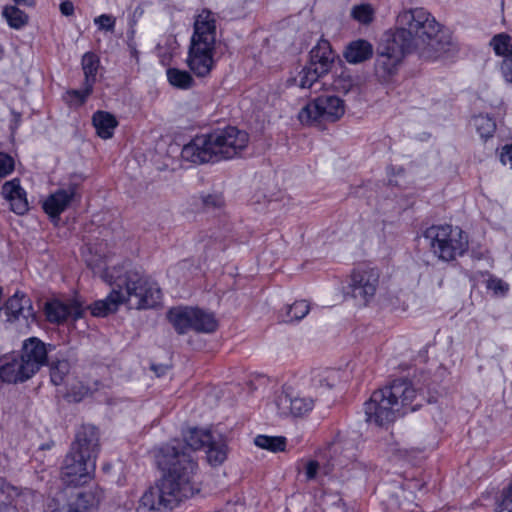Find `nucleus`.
<instances>
[{"mask_svg": "<svg viewBox=\"0 0 512 512\" xmlns=\"http://www.w3.org/2000/svg\"><path fill=\"white\" fill-rule=\"evenodd\" d=\"M162 477L141 496L136 512H169L200 492L199 465L179 445L163 446L157 456Z\"/></svg>", "mask_w": 512, "mask_h": 512, "instance_id": "obj_1", "label": "nucleus"}, {"mask_svg": "<svg viewBox=\"0 0 512 512\" xmlns=\"http://www.w3.org/2000/svg\"><path fill=\"white\" fill-rule=\"evenodd\" d=\"M411 53L434 60L456 50L451 35L425 8L403 9L396 17L395 29L388 33Z\"/></svg>", "mask_w": 512, "mask_h": 512, "instance_id": "obj_2", "label": "nucleus"}, {"mask_svg": "<svg viewBox=\"0 0 512 512\" xmlns=\"http://www.w3.org/2000/svg\"><path fill=\"white\" fill-rule=\"evenodd\" d=\"M101 278L113 288L105 299L94 302L90 307L94 316H107L124 303L136 309L153 308L161 300L158 284L137 270L123 272L122 268H106Z\"/></svg>", "mask_w": 512, "mask_h": 512, "instance_id": "obj_3", "label": "nucleus"}, {"mask_svg": "<svg viewBox=\"0 0 512 512\" xmlns=\"http://www.w3.org/2000/svg\"><path fill=\"white\" fill-rule=\"evenodd\" d=\"M249 143V135L228 126L209 134L195 136L181 151L183 160L193 164L219 162L239 156Z\"/></svg>", "mask_w": 512, "mask_h": 512, "instance_id": "obj_4", "label": "nucleus"}, {"mask_svg": "<svg viewBox=\"0 0 512 512\" xmlns=\"http://www.w3.org/2000/svg\"><path fill=\"white\" fill-rule=\"evenodd\" d=\"M417 393L406 380H396L391 385L372 393L364 404L366 421L376 426H385L397 418L415 411L420 405L414 404Z\"/></svg>", "mask_w": 512, "mask_h": 512, "instance_id": "obj_5", "label": "nucleus"}, {"mask_svg": "<svg viewBox=\"0 0 512 512\" xmlns=\"http://www.w3.org/2000/svg\"><path fill=\"white\" fill-rule=\"evenodd\" d=\"M98 452V430L94 426H82L64 459L62 481L69 486L87 483L95 472Z\"/></svg>", "mask_w": 512, "mask_h": 512, "instance_id": "obj_6", "label": "nucleus"}, {"mask_svg": "<svg viewBox=\"0 0 512 512\" xmlns=\"http://www.w3.org/2000/svg\"><path fill=\"white\" fill-rule=\"evenodd\" d=\"M424 238L429 242L431 252L439 260L449 262L464 255L468 250V238L458 226L432 225L424 232Z\"/></svg>", "mask_w": 512, "mask_h": 512, "instance_id": "obj_7", "label": "nucleus"}, {"mask_svg": "<svg viewBox=\"0 0 512 512\" xmlns=\"http://www.w3.org/2000/svg\"><path fill=\"white\" fill-rule=\"evenodd\" d=\"M101 498L102 491L97 487L87 490L67 487L52 498L49 508L52 512H89L98 506Z\"/></svg>", "mask_w": 512, "mask_h": 512, "instance_id": "obj_8", "label": "nucleus"}, {"mask_svg": "<svg viewBox=\"0 0 512 512\" xmlns=\"http://www.w3.org/2000/svg\"><path fill=\"white\" fill-rule=\"evenodd\" d=\"M345 113V104L336 96H320L306 104L298 113L302 124L312 125L315 122H335Z\"/></svg>", "mask_w": 512, "mask_h": 512, "instance_id": "obj_9", "label": "nucleus"}, {"mask_svg": "<svg viewBox=\"0 0 512 512\" xmlns=\"http://www.w3.org/2000/svg\"><path fill=\"white\" fill-rule=\"evenodd\" d=\"M379 46L375 60V75L382 83H388L397 74L405 54L411 53L388 33Z\"/></svg>", "mask_w": 512, "mask_h": 512, "instance_id": "obj_10", "label": "nucleus"}, {"mask_svg": "<svg viewBox=\"0 0 512 512\" xmlns=\"http://www.w3.org/2000/svg\"><path fill=\"white\" fill-rule=\"evenodd\" d=\"M380 283V271L375 267L359 266L351 272L350 289L352 297L363 306L375 297Z\"/></svg>", "mask_w": 512, "mask_h": 512, "instance_id": "obj_11", "label": "nucleus"}, {"mask_svg": "<svg viewBox=\"0 0 512 512\" xmlns=\"http://www.w3.org/2000/svg\"><path fill=\"white\" fill-rule=\"evenodd\" d=\"M20 360L24 364L27 374L33 376L39 369L47 364L48 347L37 337H30L24 340Z\"/></svg>", "mask_w": 512, "mask_h": 512, "instance_id": "obj_12", "label": "nucleus"}, {"mask_svg": "<svg viewBox=\"0 0 512 512\" xmlns=\"http://www.w3.org/2000/svg\"><path fill=\"white\" fill-rule=\"evenodd\" d=\"M214 51V45L190 43L187 65L196 76L205 77L210 74L215 63Z\"/></svg>", "mask_w": 512, "mask_h": 512, "instance_id": "obj_13", "label": "nucleus"}, {"mask_svg": "<svg viewBox=\"0 0 512 512\" xmlns=\"http://www.w3.org/2000/svg\"><path fill=\"white\" fill-rule=\"evenodd\" d=\"M276 407L280 416L301 417L313 409L314 399L284 391L276 398Z\"/></svg>", "mask_w": 512, "mask_h": 512, "instance_id": "obj_14", "label": "nucleus"}, {"mask_svg": "<svg viewBox=\"0 0 512 512\" xmlns=\"http://www.w3.org/2000/svg\"><path fill=\"white\" fill-rule=\"evenodd\" d=\"M489 46L497 56L503 57L500 72L507 83L512 84V38L507 33L494 35Z\"/></svg>", "mask_w": 512, "mask_h": 512, "instance_id": "obj_15", "label": "nucleus"}, {"mask_svg": "<svg viewBox=\"0 0 512 512\" xmlns=\"http://www.w3.org/2000/svg\"><path fill=\"white\" fill-rule=\"evenodd\" d=\"M191 42L215 46L216 19L211 11L203 9L196 16L194 21V32L191 37Z\"/></svg>", "mask_w": 512, "mask_h": 512, "instance_id": "obj_16", "label": "nucleus"}, {"mask_svg": "<svg viewBox=\"0 0 512 512\" xmlns=\"http://www.w3.org/2000/svg\"><path fill=\"white\" fill-rule=\"evenodd\" d=\"M4 311L7 321L14 322L21 318L27 323L29 319L34 320V311L30 298L24 293L16 292L1 308Z\"/></svg>", "mask_w": 512, "mask_h": 512, "instance_id": "obj_17", "label": "nucleus"}, {"mask_svg": "<svg viewBox=\"0 0 512 512\" xmlns=\"http://www.w3.org/2000/svg\"><path fill=\"white\" fill-rule=\"evenodd\" d=\"M78 185L70 183L67 187L58 189L49 195L43 203L44 211L50 217H59L66 210L71 201L76 197Z\"/></svg>", "mask_w": 512, "mask_h": 512, "instance_id": "obj_18", "label": "nucleus"}, {"mask_svg": "<svg viewBox=\"0 0 512 512\" xmlns=\"http://www.w3.org/2000/svg\"><path fill=\"white\" fill-rule=\"evenodd\" d=\"M45 314L49 322L59 324L66 321L69 317H72L74 320L80 318L83 314V307L75 300L68 303L54 300L46 303Z\"/></svg>", "mask_w": 512, "mask_h": 512, "instance_id": "obj_19", "label": "nucleus"}, {"mask_svg": "<svg viewBox=\"0 0 512 512\" xmlns=\"http://www.w3.org/2000/svg\"><path fill=\"white\" fill-rule=\"evenodd\" d=\"M2 196L9 202L10 208L16 214L22 215L28 211V201L25 190L19 179L7 181L2 186Z\"/></svg>", "mask_w": 512, "mask_h": 512, "instance_id": "obj_20", "label": "nucleus"}, {"mask_svg": "<svg viewBox=\"0 0 512 512\" xmlns=\"http://www.w3.org/2000/svg\"><path fill=\"white\" fill-rule=\"evenodd\" d=\"M182 435L186 446H184L178 440H175L169 443L168 445H179L180 450L190 453L193 459L197 462V460L192 454V451L204 448L207 442L210 441V437L212 436L211 432L209 430L204 429L188 428L183 432Z\"/></svg>", "mask_w": 512, "mask_h": 512, "instance_id": "obj_21", "label": "nucleus"}, {"mask_svg": "<svg viewBox=\"0 0 512 512\" xmlns=\"http://www.w3.org/2000/svg\"><path fill=\"white\" fill-rule=\"evenodd\" d=\"M333 54L330 44L326 40H321L310 51L309 65L317 68L320 74H327L333 63Z\"/></svg>", "mask_w": 512, "mask_h": 512, "instance_id": "obj_22", "label": "nucleus"}, {"mask_svg": "<svg viewBox=\"0 0 512 512\" xmlns=\"http://www.w3.org/2000/svg\"><path fill=\"white\" fill-rule=\"evenodd\" d=\"M169 322L173 325L179 334H184L192 329V318L195 317L192 307H175L169 310L167 314Z\"/></svg>", "mask_w": 512, "mask_h": 512, "instance_id": "obj_23", "label": "nucleus"}, {"mask_svg": "<svg viewBox=\"0 0 512 512\" xmlns=\"http://www.w3.org/2000/svg\"><path fill=\"white\" fill-rule=\"evenodd\" d=\"M372 54V45L366 40L359 39L351 42L347 46L344 52V57L347 60V62L357 64L368 60L369 58H371Z\"/></svg>", "mask_w": 512, "mask_h": 512, "instance_id": "obj_24", "label": "nucleus"}, {"mask_svg": "<svg viewBox=\"0 0 512 512\" xmlns=\"http://www.w3.org/2000/svg\"><path fill=\"white\" fill-rule=\"evenodd\" d=\"M92 122L97 135L105 140L113 136L114 130L118 125V121L114 115L106 111L95 112L92 117Z\"/></svg>", "mask_w": 512, "mask_h": 512, "instance_id": "obj_25", "label": "nucleus"}, {"mask_svg": "<svg viewBox=\"0 0 512 512\" xmlns=\"http://www.w3.org/2000/svg\"><path fill=\"white\" fill-rule=\"evenodd\" d=\"M31 373L24 370V364L19 359H13L0 367V378L8 383L23 382L31 378Z\"/></svg>", "mask_w": 512, "mask_h": 512, "instance_id": "obj_26", "label": "nucleus"}, {"mask_svg": "<svg viewBox=\"0 0 512 512\" xmlns=\"http://www.w3.org/2000/svg\"><path fill=\"white\" fill-rule=\"evenodd\" d=\"M204 448H206V460L213 467L222 465L227 459L228 447L222 438L216 439L212 435Z\"/></svg>", "mask_w": 512, "mask_h": 512, "instance_id": "obj_27", "label": "nucleus"}, {"mask_svg": "<svg viewBox=\"0 0 512 512\" xmlns=\"http://www.w3.org/2000/svg\"><path fill=\"white\" fill-rule=\"evenodd\" d=\"M195 317L192 318V330L202 333L214 332L218 326L217 320L212 313L194 308Z\"/></svg>", "mask_w": 512, "mask_h": 512, "instance_id": "obj_28", "label": "nucleus"}, {"mask_svg": "<svg viewBox=\"0 0 512 512\" xmlns=\"http://www.w3.org/2000/svg\"><path fill=\"white\" fill-rule=\"evenodd\" d=\"M81 66L84 73V84L94 86L100 66L99 57L93 52H87L82 57Z\"/></svg>", "mask_w": 512, "mask_h": 512, "instance_id": "obj_29", "label": "nucleus"}, {"mask_svg": "<svg viewBox=\"0 0 512 512\" xmlns=\"http://www.w3.org/2000/svg\"><path fill=\"white\" fill-rule=\"evenodd\" d=\"M339 381V373L334 369L315 371L312 374L311 382L314 388H332Z\"/></svg>", "mask_w": 512, "mask_h": 512, "instance_id": "obj_30", "label": "nucleus"}, {"mask_svg": "<svg viewBox=\"0 0 512 512\" xmlns=\"http://www.w3.org/2000/svg\"><path fill=\"white\" fill-rule=\"evenodd\" d=\"M322 76L323 74H320L317 68H314L308 64L302 68L301 71H299V73L294 78V82L302 89H310Z\"/></svg>", "mask_w": 512, "mask_h": 512, "instance_id": "obj_31", "label": "nucleus"}, {"mask_svg": "<svg viewBox=\"0 0 512 512\" xmlns=\"http://www.w3.org/2000/svg\"><path fill=\"white\" fill-rule=\"evenodd\" d=\"M254 443L257 447L271 452L284 451L286 447V439L281 436L258 435L254 439Z\"/></svg>", "mask_w": 512, "mask_h": 512, "instance_id": "obj_32", "label": "nucleus"}, {"mask_svg": "<svg viewBox=\"0 0 512 512\" xmlns=\"http://www.w3.org/2000/svg\"><path fill=\"white\" fill-rule=\"evenodd\" d=\"M167 78L172 86L179 89H188L194 83L189 72L177 68H169L167 70Z\"/></svg>", "mask_w": 512, "mask_h": 512, "instance_id": "obj_33", "label": "nucleus"}, {"mask_svg": "<svg viewBox=\"0 0 512 512\" xmlns=\"http://www.w3.org/2000/svg\"><path fill=\"white\" fill-rule=\"evenodd\" d=\"M310 310L309 303L305 300L296 301L285 307L283 320L286 322L299 321L303 319Z\"/></svg>", "mask_w": 512, "mask_h": 512, "instance_id": "obj_34", "label": "nucleus"}, {"mask_svg": "<svg viewBox=\"0 0 512 512\" xmlns=\"http://www.w3.org/2000/svg\"><path fill=\"white\" fill-rule=\"evenodd\" d=\"M350 16L363 25H369L375 16V9L370 3H361L351 8Z\"/></svg>", "mask_w": 512, "mask_h": 512, "instance_id": "obj_35", "label": "nucleus"}, {"mask_svg": "<svg viewBox=\"0 0 512 512\" xmlns=\"http://www.w3.org/2000/svg\"><path fill=\"white\" fill-rule=\"evenodd\" d=\"M2 15L9 26L14 29H20L28 22V15L15 6H6L3 9Z\"/></svg>", "mask_w": 512, "mask_h": 512, "instance_id": "obj_36", "label": "nucleus"}, {"mask_svg": "<svg viewBox=\"0 0 512 512\" xmlns=\"http://www.w3.org/2000/svg\"><path fill=\"white\" fill-rule=\"evenodd\" d=\"M93 91V86H89L88 84L83 83V89L77 90H69L65 93L64 100L71 107H79L82 106L87 98L91 95Z\"/></svg>", "mask_w": 512, "mask_h": 512, "instance_id": "obj_37", "label": "nucleus"}, {"mask_svg": "<svg viewBox=\"0 0 512 512\" xmlns=\"http://www.w3.org/2000/svg\"><path fill=\"white\" fill-rule=\"evenodd\" d=\"M473 125L479 135L484 139L491 137L496 130L494 120L487 115H478L474 117Z\"/></svg>", "mask_w": 512, "mask_h": 512, "instance_id": "obj_38", "label": "nucleus"}, {"mask_svg": "<svg viewBox=\"0 0 512 512\" xmlns=\"http://www.w3.org/2000/svg\"><path fill=\"white\" fill-rule=\"evenodd\" d=\"M70 371V365L67 360H58L52 362L50 367V376L51 381L55 385H60L63 383L64 378L68 375Z\"/></svg>", "mask_w": 512, "mask_h": 512, "instance_id": "obj_39", "label": "nucleus"}, {"mask_svg": "<svg viewBox=\"0 0 512 512\" xmlns=\"http://www.w3.org/2000/svg\"><path fill=\"white\" fill-rule=\"evenodd\" d=\"M94 24L99 30L114 32L116 18L110 14H102L94 19Z\"/></svg>", "mask_w": 512, "mask_h": 512, "instance_id": "obj_40", "label": "nucleus"}, {"mask_svg": "<svg viewBox=\"0 0 512 512\" xmlns=\"http://www.w3.org/2000/svg\"><path fill=\"white\" fill-rule=\"evenodd\" d=\"M487 289L493 291L495 295H505L509 290V285L502 279L490 277L486 283Z\"/></svg>", "mask_w": 512, "mask_h": 512, "instance_id": "obj_41", "label": "nucleus"}, {"mask_svg": "<svg viewBox=\"0 0 512 512\" xmlns=\"http://www.w3.org/2000/svg\"><path fill=\"white\" fill-rule=\"evenodd\" d=\"M333 88L341 93H348L353 87V80L349 75L341 74L333 81Z\"/></svg>", "mask_w": 512, "mask_h": 512, "instance_id": "obj_42", "label": "nucleus"}, {"mask_svg": "<svg viewBox=\"0 0 512 512\" xmlns=\"http://www.w3.org/2000/svg\"><path fill=\"white\" fill-rule=\"evenodd\" d=\"M14 170V160L11 156L0 152V177H6Z\"/></svg>", "mask_w": 512, "mask_h": 512, "instance_id": "obj_43", "label": "nucleus"}, {"mask_svg": "<svg viewBox=\"0 0 512 512\" xmlns=\"http://www.w3.org/2000/svg\"><path fill=\"white\" fill-rule=\"evenodd\" d=\"M203 204L207 209H216L223 206L224 200L219 194H209L203 197Z\"/></svg>", "mask_w": 512, "mask_h": 512, "instance_id": "obj_44", "label": "nucleus"}, {"mask_svg": "<svg viewBox=\"0 0 512 512\" xmlns=\"http://www.w3.org/2000/svg\"><path fill=\"white\" fill-rule=\"evenodd\" d=\"M500 161L503 165H509L512 168V145L503 147L500 154Z\"/></svg>", "mask_w": 512, "mask_h": 512, "instance_id": "obj_45", "label": "nucleus"}, {"mask_svg": "<svg viewBox=\"0 0 512 512\" xmlns=\"http://www.w3.org/2000/svg\"><path fill=\"white\" fill-rule=\"evenodd\" d=\"M318 469H319V464L317 461H309L305 467L306 479L307 480L315 479Z\"/></svg>", "mask_w": 512, "mask_h": 512, "instance_id": "obj_46", "label": "nucleus"}, {"mask_svg": "<svg viewBox=\"0 0 512 512\" xmlns=\"http://www.w3.org/2000/svg\"><path fill=\"white\" fill-rule=\"evenodd\" d=\"M60 11L65 16H71L74 13V5L71 1H63L60 4Z\"/></svg>", "mask_w": 512, "mask_h": 512, "instance_id": "obj_47", "label": "nucleus"}, {"mask_svg": "<svg viewBox=\"0 0 512 512\" xmlns=\"http://www.w3.org/2000/svg\"><path fill=\"white\" fill-rule=\"evenodd\" d=\"M0 492L6 493L7 498H10L13 493H15V488L5 483L2 479H0Z\"/></svg>", "mask_w": 512, "mask_h": 512, "instance_id": "obj_48", "label": "nucleus"}, {"mask_svg": "<svg viewBox=\"0 0 512 512\" xmlns=\"http://www.w3.org/2000/svg\"><path fill=\"white\" fill-rule=\"evenodd\" d=\"M18 5H27L31 6L33 5V0H13Z\"/></svg>", "mask_w": 512, "mask_h": 512, "instance_id": "obj_49", "label": "nucleus"}, {"mask_svg": "<svg viewBox=\"0 0 512 512\" xmlns=\"http://www.w3.org/2000/svg\"><path fill=\"white\" fill-rule=\"evenodd\" d=\"M5 512H17V510L12 506H6Z\"/></svg>", "mask_w": 512, "mask_h": 512, "instance_id": "obj_50", "label": "nucleus"}, {"mask_svg": "<svg viewBox=\"0 0 512 512\" xmlns=\"http://www.w3.org/2000/svg\"><path fill=\"white\" fill-rule=\"evenodd\" d=\"M4 56V49H3V46L0 44V60L3 58Z\"/></svg>", "mask_w": 512, "mask_h": 512, "instance_id": "obj_51", "label": "nucleus"}]
</instances>
